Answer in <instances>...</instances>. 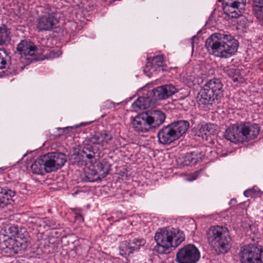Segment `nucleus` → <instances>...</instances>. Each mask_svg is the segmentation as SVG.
<instances>
[{"instance_id":"f257e3e1","label":"nucleus","mask_w":263,"mask_h":263,"mask_svg":"<svg viewBox=\"0 0 263 263\" xmlns=\"http://www.w3.org/2000/svg\"><path fill=\"white\" fill-rule=\"evenodd\" d=\"M238 42L231 35L215 33L205 41V46L209 52L216 57L229 58L236 52Z\"/></svg>"},{"instance_id":"f03ea898","label":"nucleus","mask_w":263,"mask_h":263,"mask_svg":"<svg viewBox=\"0 0 263 263\" xmlns=\"http://www.w3.org/2000/svg\"><path fill=\"white\" fill-rule=\"evenodd\" d=\"M154 239L157 245L154 250L159 254L170 252V248H176L185 239L183 232L173 228H165L156 232Z\"/></svg>"},{"instance_id":"7ed1b4c3","label":"nucleus","mask_w":263,"mask_h":263,"mask_svg":"<svg viewBox=\"0 0 263 263\" xmlns=\"http://www.w3.org/2000/svg\"><path fill=\"white\" fill-rule=\"evenodd\" d=\"M210 245L217 254L227 253L231 248V238L227 228L212 227L206 234Z\"/></svg>"},{"instance_id":"20e7f679","label":"nucleus","mask_w":263,"mask_h":263,"mask_svg":"<svg viewBox=\"0 0 263 263\" xmlns=\"http://www.w3.org/2000/svg\"><path fill=\"white\" fill-rule=\"evenodd\" d=\"M190 127L186 120H178L162 127L157 136L159 143L169 145L184 134Z\"/></svg>"},{"instance_id":"39448f33","label":"nucleus","mask_w":263,"mask_h":263,"mask_svg":"<svg viewBox=\"0 0 263 263\" xmlns=\"http://www.w3.org/2000/svg\"><path fill=\"white\" fill-rule=\"evenodd\" d=\"M223 85L219 79L209 80L200 91V102L205 105L219 103L223 96Z\"/></svg>"},{"instance_id":"423d86ee","label":"nucleus","mask_w":263,"mask_h":263,"mask_svg":"<svg viewBox=\"0 0 263 263\" xmlns=\"http://www.w3.org/2000/svg\"><path fill=\"white\" fill-rule=\"evenodd\" d=\"M200 258L198 249L193 244H189L179 249L176 254L177 263H196Z\"/></svg>"},{"instance_id":"0eeeda50","label":"nucleus","mask_w":263,"mask_h":263,"mask_svg":"<svg viewBox=\"0 0 263 263\" xmlns=\"http://www.w3.org/2000/svg\"><path fill=\"white\" fill-rule=\"evenodd\" d=\"M262 249L255 245L249 244L242 247L239 253L241 263H261Z\"/></svg>"},{"instance_id":"6e6552de","label":"nucleus","mask_w":263,"mask_h":263,"mask_svg":"<svg viewBox=\"0 0 263 263\" xmlns=\"http://www.w3.org/2000/svg\"><path fill=\"white\" fill-rule=\"evenodd\" d=\"M42 158L46 173L55 171L60 168L67 161L66 155L59 152L48 153L42 156Z\"/></svg>"},{"instance_id":"1a4fd4ad","label":"nucleus","mask_w":263,"mask_h":263,"mask_svg":"<svg viewBox=\"0 0 263 263\" xmlns=\"http://www.w3.org/2000/svg\"><path fill=\"white\" fill-rule=\"evenodd\" d=\"M177 92V89L174 86L165 84L148 91L146 99L148 102H155L158 100L166 99Z\"/></svg>"},{"instance_id":"9d476101","label":"nucleus","mask_w":263,"mask_h":263,"mask_svg":"<svg viewBox=\"0 0 263 263\" xmlns=\"http://www.w3.org/2000/svg\"><path fill=\"white\" fill-rule=\"evenodd\" d=\"M16 50L22 57L29 56L37 61L43 59L39 57L43 53L42 49L39 46H36L30 40H21L17 45Z\"/></svg>"},{"instance_id":"9b49d317","label":"nucleus","mask_w":263,"mask_h":263,"mask_svg":"<svg viewBox=\"0 0 263 263\" xmlns=\"http://www.w3.org/2000/svg\"><path fill=\"white\" fill-rule=\"evenodd\" d=\"M23 67H18L11 62V57L6 51L0 48V77L15 75L18 71H22Z\"/></svg>"},{"instance_id":"f8f14e48","label":"nucleus","mask_w":263,"mask_h":263,"mask_svg":"<svg viewBox=\"0 0 263 263\" xmlns=\"http://www.w3.org/2000/svg\"><path fill=\"white\" fill-rule=\"evenodd\" d=\"M110 164L105 159L96 164V170L86 176L85 181L92 182L105 178L110 170Z\"/></svg>"},{"instance_id":"ddd939ff","label":"nucleus","mask_w":263,"mask_h":263,"mask_svg":"<svg viewBox=\"0 0 263 263\" xmlns=\"http://www.w3.org/2000/svg\"><path fill=\"white\" fill-rule=\"evenodd\" d=\"M243 142L255 139L259 134L260 127L258 124L250 122L240 123Z\"/></svg>"},{"instance_id":"4468645a","label":"nucleus","mask_w":263,"mask_h":263,"mask_svg":"<svg viewBox=\"0 0 263 263\" xmlns=\"http://www.w3.org/2000/svg\"><path fill=\"white\" fill-rule=\"evenodd\" d=\"M133 128L136 132L145 133L152 128L148 118V112L136 116L133 122Z\"/></svg>"},{"instance_id":"2eb2a0df","label":"nucleus","mask_w":263,"mask_h":263,"mask_svg":"<svg viewBox=\"0 0 263 263\" xmlns=\"http://www.w3.org/2000/svg\"><path fill=\"white\" fill-rule=\"evenodd\" d=\"M164 58L162 55H158L153 58L152 62H147L143 71L148 76L164 70Z\"/></svg>"},{"instance_id":"dca6fc26","label":"nucleus","mask_w":263,"mask_h":263,"mask_svg":"<svg viewBox=\"0 0 263 263\" xmlns=\"http://www.w3.org/2000/svg\"><path fill=\"white\" fill-rule=\"evenodd\" d=\"M244 0H237L231 3H227L223 7V10L226 15L232 18H237L241 15L240 9L244 7Z\"/></svg>"},{"instance_id":"f3484780","label":"nucleus","mask_w":263,"mask_h":263,"mask_svg":"<svg viewBox=\"0 0 263 263\" xmlns=\"http://www.w3.org/2000/svg\"><path fill=\"white\" fill-rule=\"evenodd\" d=\"M57 23L58 21L53 13H46L38 18L36 28L40 31L50 30Z\"/></svg>"},{"instance_id":"a211bd4d","label":"nucleus","mask_w":263,"mask_h":263,"mask_svg":"<svg viewBox=\"0 0 263 263\" xmlns=\"http://www.w3.org/2000/svg\"><path fill=\"white\" fill-rule=\"evenodd\" d=\"M240 123H235L230 126L224 133V138L232 142H243Z\"/></svg>"},{"instance_id":"6ab92c4d","label":"nucleus","mask_w":263,"mask_h":263,"mask_svg":"<svg viewBox=\"0 0 263 263\" xmlns=\"http://www.w3.org/2000/svg\"><path fill=\"white\" fill-rule=\"evenodd\" d=\"M0 249L4 253L13 255L22 252L18 246H16V241L11 237H3L0 239Z\"/></svg>"},{"instance_id":"aec40b11","label":"nucleus","mask_w":263,"mask_h":263,"mask_svg":"<svg viewBox=\"0 0 263 263\" xmlns=\"http://www.w3.org/2000/svg\"><path fill=\"white\" fill-rule=\"evenodd\" d=\"M30 222L35 228L45 229L48 228L54 229L57 228L55 221L52 218L47 217H33L31 219Z\"/></svg>"},{"instance_id":"412c9836","label":"nucleus","mask_w":263,"mask_h":263,"mask_svg":"<svg viewBox=\"0 0 263 263\" xmlns=\"http://www.w3.org/2000/svg\"><path fill=\"white\" fill-rule=\"evenodd\" d=\"M148 118L152 128H156L164 122L165 115L160 110H155L148 112Z\"/></svg>"},{"instance_id":"4be33fe9","label":"nucleus","mask_w":263,"mask_h":263,"mask_svg":"<svg viewBox=\"0 0 263 263\" xmlns=\"http://www.w3.org/2000/svg\"><path fill=\"white\" fill-rule=\"evenodd\" d=\"M29 236L28 232L24 228H20L17 236L13 239L16 242L21 251L26 249L28 246V241Z\"/></svg>"},{"instance_id":"5701e85b","label":"nucleus","mask_w":263,"mask_h":263,"mask_svg":"<svg viewBox=\"0 0 263 263\" xmlns=\"http://www.w3.org/2000/svg\"><path fill=\"white\" fill-rule=\"evenodd\" d=\"M15 192L11 190H6L0 187V208H3L13 201L12 198Z\"/></svg>"},{"instance_id":"b1692460","label":"nucleus","mask_w":263,"mask_h":263,"mask_svg":"<svg viewBox=\"0 0 263 263\" xmlns=\"http://www.w3.org/2000/svg\"><path fill=\"white\" fill-rule=\"evenodd\" d=\"M204 153L198 151H194L186 154L184 159V162L185 165L195 164L198 162L202 161L204 157Z\"/></svg>"},{"instance_id":"393cba45","label":"nucleus","mask_w":263,"mask_h":263,"mask_svg":"<svg viewBox=\"0 0 263 263\" xmlns=\"http://www.w3.org/2000/svg\"><path fill=\"white\" fill-rule=\"evenodd\" d=\"M253 12L261 26L263 25V0H253Z\"/></svg>"},{"instance_id":"a878e982","label":"nucleus","mask_w":263,"mask_h":263,"mask_svg":"<svg viewBox=\"0 0 263 263\" xmlns=\"http://www.w3.org/2000/svg\"><path fill=\"white\" fill-rule=\"evenodd\" d=\"M10 33L9 28L6 25L0 26V46H7L11 40Z\"/></svg>"},{"instance_id":"bb28decb","label":"nucleus","mask_w":263,"mask_h":263,"mask_svg":"<svg viewBox=\"0 0 263 263\" xmlns=\"http://www.w3.org/2000/svg\"><path fill=\"white\" fill-rule=\"evenodd\" d=\"M224 73L231 79L234 83L237 82L242 79L240 70L234 67H227L223 69Z\"/></svg>"},{"instance_id":"cd10ccee","label":"nucleus","mask_w":263,"mask_h":263,"mask_svg":"<svg viewBox=\"0 0 263 263\" xmlns=\"http://www.w3.org/2000/svg\"><path fill=\"white\" fill-rule=\"evenodd\" d=\"M33 174H43L45 172V167L42 156L35 159L31 165Z\"/></svg>"},{"instance_id":"c85d7f7f","label":"nucleus","mask_w":263,"mask_h":263,"mask_svg":"<svg viewBox=\"0 0 263 263\" xmlns=\"http://www.w3.org/2000/svg\"><path fill=\"white\" fill-rule=\"evenodd\" d=\"M84 144L83 152L85 155V157L89 159L93 158L97 151L96 147L92 146L93 144L92 143L87 142V139L84 141Z\"/></svg>"},{"instance_id":"c756f323","label":"nucleus","mask_w":263,"mask_h":263,"mask_svg":"<svg viewBox=\"0 0 263 263\" xmlns=\"http://www.w3.org/2000/svg\"><path fill=\"white\" fill-rule=\"evenodd\" d=\"M129 246L128 240L122 241L119 247L120 254L127 258L130 254H132L133 252Z\"/></svg>"},{"instance_id":"7c9ffc66","label":"nucleus","mask_w":263,"mask_h":263,"mask_svg":"<svg viewBox=\"0 0 263 263\" xmlns=\"http://www.w3.org/2000/svg\"><path fill=\"white\" fill-rule=\"evenodd\" d=\"M128 241L133 252L138 251L141 247L143 246L145 244L146 242L145 240L142 238H134L133 240H129Z\"/></svg>"},{"instance_id":"2f4dec72","label":"nucleus","mask_w":263,"mask_h":263,"mask_svg":"<svg viewBox=\"0 0 263 263\" xmlns=\"http://www.w3.org/2000/svg\"><path fill=\"white\" fill-rule=\"evenodd\" d=\"M217 125L214 124L207 123L202 125L199 129L200 133H203L205 136L213 135L215 132Z\"/></svg>"},{"instance_id":"473e14b6","label":"nucleus","mask_w":263,"mask_h":263,"mask_svg":"<svg viewBox=\"0 0 263 263\" xmlns=\"http://www.w3.org/2000/svg\"><path fill=\"white\" fill-rule=\"evenodd\" d=\"M101 138L100 132H96L94 135H91L90 137L87 138V142L92 143L93 144H97L102 146Z\"/></svg>"},{"instance_id":"72a5a7b5","label":"nucleus","mask_w":263,"mask_h":263,"mask_svg":"<svg viewBox=\"0 0 263 263\" xmlns=\"http://www.w3.org/2000/svg\"><path fill=\"white\" fill-rule=\"evenodd\" d=\"M100 134L102 137V146L109 143L112 139V135L108 131L103 130L100 132Z\"/></svg>"},{"instance_id":"f704fd0d","label":"nucleus","mask_w":263,"mask_h":263,"mask_svg":"<svg viewBox=\"0 0 263 263\" xmlns=\"http://www.w3.org/2000/svg\"><path fill=\"white\" fill-rule=\"evenodd\" d=\"M43 229H40L36 234V240L39 242L38 246H45L47 239V235L44 234V232H41Z\"/></svg>"},{"instance_id":"c9c22d12","label":"nucleus","mask_w":263,"mask_h":263,"mask_svg":"<svg viewBox=\"0 0 263 263\" xmlns=\"http://www.w3.org/2000/svg\"><path fill=\"white\" fill-rule=\"evenodd\" d=\"M118 104H119V103L116 104L111 101L107 100V101H105L103 103V104L102 106V108L103 109H111V108H115L116 107V105H117Z\"/></svg>"},{"instance_id":"e433bc0d","label":"nucleus","mask_w":263,"mask_h":263,"mask_svg":"<svg viewBox=\"0 0 263 263\" xmlns=\"http://www.w3.org/2000/svg\"><path fill=\"white\" fill-rule=\"evenodd\" d=\"M20 228H18L17 227H16L15 226H11L8 228V232L10 237H13L15 238L16 236H17V233L18 232V231Z\"/></svg>"},{"instance_id":"4c0bfd02","label":"nucleus","mask_w":263,"mask_h":263,"mask_svg":"<svg viewBox=\"0 0 263 263\" xmlns=\"http://www.w3.org/2000/svg\"><path fill=\"white\" fill-rule=\"evenodd\" d=\"M257 191L254 188L248 189L244 192V195L247 197H253L255 196Z\"/></svg>"},{"instance_id":"58836bf2","label":"nucleus","mask_w":263,"mask_h":263,"mask_svg":"<svg viewBox=\"0 0 263 263\" xmlns=\"http://www.w3.org/2000/svg\"><path fill=\"white\" fill-rule=\"evenodd\" d=\"M144 98H139L136 101H135L133 104L132 105L134 106V105H136L137 106V107H138V108H140L141 106H142L143 105L141 104V99H143Z\"/></svg>"},{"instance_id":"ea45409f","label":"nucleus","mask_w":263,"mask_h":263,"mask_svg":"<svg viewBox=\"0 0 263 263\" xmlns=\"http://www.w3.org/2000/svg\"><path fill=\"white\" fill-rule=\"evenodd\" d=\"M72 127H64V128H58V130H62L63 131V132H65L66 130H68L69 128H72Z\"/></svg>"},{"instance_id":"a19ab883","label":"nucleus","mask_w":263,"mask_h":263,"mask_svg":"<svg viewBox=\"0 0 263 263\" xmlns=\"http://www.w3.org/2000/svg\"><path fill=\"white\" fill-rule=\"evenodd\" d=\"M196 39H197V36H196V35L193 36L191 38V44H192V46H193L194 41V40H196Z\"/></svg>"},{"instance_id":"79ce46f5","label":"nucleus","mask_w":263,"mask_h":263,"mask_svg":"<svg viewBox=\"0 0 263 263\" xmlns=\"http://www.w3.org/2000/svg\"><path fill=\"white\" fill-rule=\"evenodd\" d=\"M6 169H7V167H0V173H2Z\"/></svg>"},{"instance_id":"37998d69","label":"nucleus","mask_w":263,"mask_h":263,"mask_svg":"<svg viewBox=\"0 0 263 263\" xmlns=\"http://www.w3.org/2000/svg\"><path fill=\"white\" fill-rule=\"evenodd\" d=\"M77 192H74V193L73 194V195L76 194Z\"/></svg>"}]
</instances>
